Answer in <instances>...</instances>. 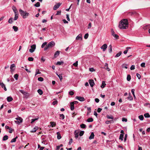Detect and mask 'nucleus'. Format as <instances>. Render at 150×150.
Returning a JSON list of instances; mask_svg holds the SVG:
<instances>
[{"instance_id": "f257e3e1", "label": "nucleus", "mask_w": 150, "mask_h": 150, "mask_svg": "<svg viewBox=\"0 0 150 150\" xmlns=\"http://www.w3.org/2000/svg\"><path fill=\"white\" fill-rule=\"evenodd\" d=\"M128 23L127 19H124L121 20L119 22V27L120 29H127L128 28Z\"/></svg>"}, {"instance_id": "f03ea898", "label": "nucleus", "mask_w": 150, "mask_h": 150, "mask_svg": "<svg viewBox=\"0 0 150 150\" xmlns=\"http://www.w3.org/2000/svg\"><path fill=\"white\" fill-rule=\"evenodd\" d=\"M55 45V43L54 41H52L47 44L45 47L44 48V51H45L51 48L54 47Z\"/></svg>"}, {"instance_id": "7ed1b4c3", "label": "nucleus", "mask_w": 150, "mask_h": 150, "mask_svg": "<svg viewBox=\"0 0 150 150\" xmlns=\"http://www.w3.org/2000/svg\"><path fill=\"white\" fill-rule=\"evenodd\" d=\"M19 12L21 16L24 18H26L29 15V13L26 12L25 11H24L21 9L19 10Z\"/></svg>"}, {"instance_id": "20e7f679", "label": "nucleus", "mask_w": 150, "mask_h": 150, "mask_svg": "<svg viewBox=\"0 0 150 150\" xmlns=\"http://www.w3.org/2000/svg\"><path fill=\"white\" fill-rule=\"evenodd\" d=\"M19 91L24 95V98H27L29 96L28 93L25 92L23 90H20Z\"/></svg>"}, {"instance_id": "39448f33", "label": "nucleus", "mask_w": 150, "mask_h": 150, "mask_svg": "<svg viewBox=\"0 0 150 150\" xmlns=\"http://www.w3.org/2000/svg\"><path fill=\"white\" fill-rule=\"evenodd\" d=\"M31 49H29V52L31 53L34 52L35 50L36 47L35 44H33L30 46Z\"/></svg>"}, {"instance_id": "423d86ee", "label": "nucleus", "mask_w": 150, "mask_h": 150, "mask_svg": "<svg viewBox=\"0 0 150 150\" xmlns=\"http://www.w3.org/2000/svg\"><path fill=\"white\" fill-rule=\"evenodd\" d=\"M16 119L17 120V121H15V122L17 124H19L21 122L23 121V119L20 117H18V118H16Z\"/></svg>"}, {"instance_id": "0eeeda50", "label": "nucleus", "mask_w": 150, "mask_h": 150, "mask_svg": "<svg viewBox=\"0 0 150 150\" xmlns=\"http://www.w3.org/2000/svg\"><path fill=\"white\" fill-rule=\"evenodd\" d=\"M62 3H59L55 5L53 7V9L54 10H56L61 5Z\"/></svg>"}, {"instance_id": "6e6552de", "label": "nucleus", "mask_w": 150, "mask_h": 150, "mask_svg": "<svg viewBox=\"0 0 150 150\" xmlns=\"http://www.w3.org/2000/svg\"><path fill=\"white\" fill-rule=\"evenodd\" d=\"M75 101L71 102L70 103V109L71 110H73L74 109V104H75Z\"/></svg>"}, {"instance_id": "1a4fd4ad", "label": "nucleus", "mask_w": 150, "mask_h": 150, "mask_svg": "<svg viewBox=\"0 0 150 150\" xmlns=\"http://www.w3.org/2000/svg\"><path fill=\"white\" fill-rule=\"evenodd\" d=\"M107 47V45L106 44H104L101 47V48L103 50V51H105Z\"/></svg>"}, {"instance_id": "9d476101", "label": "nucleus", "mask_w": 150, "mask_h": 150, "mask_svg": "<svg viewBox=\"0 0 150 150\" xmlns=\"http://www.w3.org/2000/svg\"><path fill=\"white\" fill-rule=\"evenodd\" d=\"M76 98L79 101H83L85 100L84 98L83 97L81 96H76Z\"/></svg>"}, {"instance_id": "9b49d317", "label": "nucleus", "mask_w": 150, "mask_h": 150, "mask_svg": "<svg viewBox=\"0 0 150 150\" xmlns=\"http://www.w3.org/2000/svg\"><path fill=\"white\" fill-rule=\"evenodd\" d=\"M89 83L91 87H93L95 84L94 81L92 79L89 80Z\"/></svg>"}, {"instance_id": "f8f14e48", "label": "nucleus", "mask_w": 150, "mask_h": 150, "mask_svg": "<svg viewBox=\"0 0 150 150\" xmlns=\"http://www.w3.org/2000/svg\"><path fill=\"white\" fill-rule=\"evenodd\" d=\"M60 53V51H57L54 54V57L55 58H56L59 55Z\"/></svg>"}, {"instance_id": "ddd939ff", "label": "nucleus", "mask_w": 150, "mask_h": 150, "mask_svg": "<svg viewBox=\"0 0 150 150\" xmlns=\"http://www.w3.org/2000/svg\"><path fill=\"white\" fill-rule=\"evenodd\" d=\"M15 65L14 64H11L10 66L11 71L12 70H14L15 69Z\"/></svg>"}, {"instance_id": "4468645a", "label": "nucleus", "mask_w": 150, "mask_h": 150, "mask_svg": "<svg viewBox=\"0 0 150 150\" xmlns=\"http://www.w3.org/2000/svg\"><path fill=\"white\" fill-rule=\"evenodd\" d=\"M12 9L13 10L15 13H18L16 8L15 6H13L12 7Z\"/></svg>"}, {"instance_id": "2eb2a0df", "label": "nucleus", "mask_w": 150, "mask_h": 150, "mask_svg": "<svg viewBox=\"0 0 150 150\" xmlns=\"http://www.w3.org/2000/svg\"><path fill=\"white\" fill-rule=\"evenodd\" d=\"M76 39L78 40H82L81 35L79 34L78 35L76 38Z\"/></svg>"}, {"instance_id": "dca6fc26", "label": "nucleus", "mask_w": 150, "mask_h": 150, "mask_svg": "<svg viewBox=\"0 0 150 150\" xmlns=\"http://www.w3.org/2000/svg\"><path fill=\"white\" fill-rule=\"evenodd\" d=\"M94 133L93 132H92L91 133V134L89 137V139H93L94 138Z\"/></svg>"}, {"instance_id": "f3484780", "label": "nucleus", "mask_w": 150, "mask_h": 150, "mask_svg": "<svg viewBox=\"0 0 150 150\" xmlns=\"http://www.w3.org/2000/svg\"><path fill=\"white\" fill-rule=\"evenodd\" d=\"M105 67H106V68L105 69L108 71H110V69L108 67V64L107 63H106L105 64Z\"/></svg>"}, {"instance_id": "a211bd4d", "label": "nucleus", "mask_w": 150, "mask_h": 150, "mask_svg": "<svg viewBox=\"0 0 150 150\" xmlns=\"http://www.w3.org/2000/svg\"><path fill=\"white\" fill-rule=\"evenodd\" d=\"M57 139H60L61 138V137L60 132H57Z\"/></svg>"}, {"instance_id": "6ab92c4d", "label": "nucleus", "mask_w": 150, "mask_h": 150, "mask_svg": "<svg viewBox=\"0 0 150 150\" xmlns=\"http://www.w3.org/2000/svg\"><path fill=\"white\" fill-rule=\"evenodd\" d=\"M7 100L8 102H10L13 100V99L12 97L9 96L7 98Z\"/></svg>"}, {"instance_id": "aec40b11", "label": "nucleus", "mask_w": 150, "mask_h": 150, "mask_svg": "<svg viewBox=\"0 0 150 150\" xmlns=\"http://www.w3.org/2000/svg\"><path fill=\"white\" fill-rule=\"evenodd\" d=\"M38 129V127H35L32 130L30 131V132H35Z\"/></svg>"}, {"instance_id": "412c9836", "label": "nucleus", "mask_w": 150, "mask_h": 150, "mask_svg": "<svg viewBox=\"0 0 150 150\" xmlns=\"http://www.w3.org/2000/svg\"><path fill=\"white\" fill-rule=\"evenodd\" d=\"M18 13H15V17L14 19V20H16L18 19Z\"/></svg>"}, {"instance_id": "4be33fe9", "label": "nucleus", "mask_w": 150, "mask_h": 150, "mask_svg": "<svg viewBox=\"0 0 150 150\" xmlns=\"http://www.w3.org/2000/svg\"><path fill=\"white\" fill-rule=\"evenodd\" d=\"M8 136L7 135H5L3 138V140L4 141L7 140L8 139Z\"/></svg>"}, {"instance_id": "5701e85b", "label": "nucleus", "mask_w": 150, "mask_h": 150, "mask_svg": "<svg viewBox=\"0 0 150 150\" xmlns=\"http://www.w3.org/2000/svg\"><path fill=\"white\" fill-rule=\"evenodd\" d=\"M50 123L51 124V126L53 127H55L56 125V123L55 122H50Z\"/></svg>"}, {"instance_id": "b1692460", "label": "nucleus", "mask_w": 150, "mask_h": 150, "mask_svg": "<svg viewBox=\"0 0 150 150\" xmlns=\"http://www.w3.org/2000/svg\"><path fill=\"white\" fill-rule=\"evenodd\" d=\"M106 84L105 81H103L102 82V84L101 86V87L102 88H104Z\"/></svg>"}, {"instance_id": "393cba45", "label": "nucleus", "mask_w": 150, "mask_h": 150, "mask_svg": "<svg viewBox=\"0 0 150 150\" xmlns=\"http://www.w3.org/2000/svg\"><path fill=\"white\" fill-rule=\"evenodd\" d=\"M38 92L40 95H42L43 93L42 91L40 89L38 90Z\"/></svg>"}, {"instance_id": "a878e982", "label": "nucleus", "mask_w": 150, "mask_h": 150, "mask_svg": "<svg viewBox=\"0 0 150 150\" xmlns=\"http://www.w3.org/2000/svg\"><path fill=\"white\" fill-rule=\"evenodd\" d=\"M18 138V137L17 136H16V137H15V138L12 139L11 141V143H13V142H15L16 141V139Z\"/></svg>"}, {"instance_id": "bb28decb", "label": "nucleus", "mask_w": 150, "mask_h": 150, "mask_svg": "<svg viewBox=\"0 0 150 150\" xmlns=\"http://www.w3.org/2000/svg\"><path fill=\"white\" fill-rule=\"evenodd\" d=\"M13 28L15 32H16L18 30V27L16 26H13Z\"/></svg>"}, {"instance_id": "cd10ccee", "label": "nucleus", "mask_w": 150, "mask_h": 150, "mask_svg": "<svg viewBox=\"0 0 150 150\" xmlns=\"http://www.w3.org/2000/svg\"><path fill=\"white\" fill-rule=\"evenodd\" d=\"M93 120L92 118H89L87 120V121L88 122H91L93 121Z\"/></svg>"}, {"instance_id": "c85d7f7f", "label": "nucleus", "mask_w": 150, "mask_h": 150, "mask_svg": "<svg viewBox=\"0 0 150 150\" xmlns=\"http://www.w3.org/2000/svg\"><path fill=\"white\" fill-rule=\"evenodd\" d=\"M106 117H107V118L109 119H113L114 118L113 116L111 115H107Z\"/></svg>"}, {"instance_id": "c756f323", "label": "nucleus", "mask_w": 150, "mask_h": 150, "mask_svg": "<svg viewBox=\"0 0 150 150\" xmlns=\"http://www.w3.org/2000/svg\"><path fill=\"white\" fill-rule=\"evenodd\" d=\"M124 135L122 134H121L120 135L119 139H121L122 141L123 140Z\"/></svg>"}, {"instance_id": "7c9ffc66", "label": "nucleus", "mask_w": 150, "mask_h": 150, "mask_svg": "<svg viewBox=\"0 0 150 150\" xmlns=\"http://www.w3.org/2000/svg\"><path fill=\"white\" fill-rule=\"evenodd\" d=\"M144 115L145 117L148 118L150 117V115L148 113H145Z\"/></svg>"}, {"instance_id": "2f4dec72", "label": "nucleus", "mask_w": 150, "mask_h": 150, "mask_svg": "<svg viewBox=\"0 0 150 150\" xmlns=\"http://www.w3.org/2000/svg\"><path fill=\"white\" fill-rule=\"evenodd\" d=\"M40 6V3L39 2H37L36 4H34V6L36 7H38Z\"/></svg>"}, {"instance_id": "473e14b6", "label": "nucleus", "mask_w": 150, "mask_h": 150, "mask_svg": "<svg viewBox=\"0 0 150 150\" xmlns=\"http://www.w3.org/2000/svg\"><path fill=\"white\" fill-rule=\"evenodd\" d=\"M47 42H45L43 43L41 47L43 48L45 47V45H47Z\"/></svg>"}, {"instance_id": "72a5a7b5", "label": "nucleus", "mask_w": 150, "mask_h": 150, "mask_svg": "<svg viewBox=\"0 0 150 150\" xmlns=\"http://www.w3.org/2000/svg\"><path fill=\"white\" fill-rule=\"evenodd\" d=\"M122 52H120L118 53H117L116 55L115 56V57H117L120 56Z\"/></svg>"}, {"instance_id": "f704fd0d", "label": "nucleus", "mask_w": 150, "mask_h": 150, "mask_svg": "<svg viewBox=\"0 0 150 150\" xmlns=\"http://www.w3.org/2000/svg\"><path fill=\"white\" fill-rule=\"evenodd\" d=\"M131 79V78L130 75H129V74H128L127 75V80L128 81H130V80Z\"/></svg>"}, {"instance_id": "c9c22d12", "label": "nucleus", "mask_w": 150, "mask_h": 150, "mask_svg": "<svg viewBox=\"0 0 150 150\" xmlns=\"http://www.w3.org/2000/svg\"><path fill=\"white\" fill-rule=\"evenodd\" d=\"M139 119L141 120H143L144 119V117L143 115H140L138 117Z\"/></svg>"}, {"instance_id": "e433bc0d", "label": "nucleus", "mask_w": 150, "mask_h": 150, "mask_svg": "<svg viewBox=\"0 0 150 150\" xmlns=\"http://www.w3.org/2000/svg\"><path fill=\"white\" fill-rule=\"evenodd\" d=\"M127 64H123L122 65V67L123 68H125V69H127L128 68L127 67Z\"/></svg>"}, {"instance_id": "4c0bfd02", "label": "nucleus", "mask_w": 150, "mask_h": 150, "mask_svg": "<svg viewBox=\"0 0 150 150\" xmlns=\"http://www.w3.org/2000/svg\"><path fill=\"white\" fill-rule=\"evenodd\" d=\"M18 75L17 74H16L14 75V78L16 80H17L18 79Z\"/></svg>"}, {"instance_id": "58836bf2", "label": "nucleus", "mask_w": 150, "mask_h": 150, "mask_svg": "<svg viewBox=\"0 0 150 150\" xmlns=\"http://www.w3.org/2000/svg\"><path fill=\"white\" fill-rule=\"evenodd\" d=\"M41 72H40L39 71V70L38 69H37L36 70V73L35 74V76H36L38 74H41Z\"/></svg>"}, {"instance_id": "ea45409f", "label": "nucleus", "mask_w": 150, "mask_h": 150, "mask_svg": "<svg viewBox=\"0 0 150 150\" xmlns=\"http://www.w3.org/2000/svg\"><path fill=\"white\" fill-rule=\"evenodd\" d=\"M86 125L84 124H83L80 125V127L82 128H86Z\"/></svg>"}, {"instance_id": "a19ab883", "label": "nucleus", "mask_w": 150, "mask_h": 150, "mask_svg": "<svg viewBox=\"0 0 150 150\" xmlns=\"http://www.w3.org/2000/svg\"><path fill=\"white\" fill-rule=\"evenodd\" d=\"M13 18H11L8 21V22L10 23H12L13 22L12 19Z\"/></svg>"}, {"instance_id": "79ce46f5", "label": "nucleus", "mask_w": 150, "mask_h": 150, "mask_svg": "<svg viewBox=\"0 0 150 150\" xmlns=\"http://www.w3.org/2000/svg\"><path fill=\"white\" fill-rule=\"evenodd\" d=\"M84 133V131H81L80 132L79 134V135L80 136H81Z\"/></svg>"}, {"instance_id": "37998d69", "label": "nucleus", "mask_w": 150, "mask_h": 150, "mask_svg": "<svg viewBox=\"0 0 150 150\" xmlns=\"http://www.w3.org/2000/svg\"><path fill=\"white\" fill-rule=\"evenodd\" d=\"M38 80L39 81H42L43 80V78L40 77L38 78Z\"/></svg>"}, {"instance_id": "c03bdc74", "label": "nucleus", "mask_w": 150, "mask_h": 150, "mask_svg": "<svg viewBox=\"0 0 150 150\" xmlns=\"http://www.w3.org/2000/svg\"><path fill=\"white\" fill-rule=\"evenodd\" d=\"M60 119H64V116L63 114L60 115Z\"/></svg>"}, {"instance_id": "a18cd8bd", "label": "nucleus", "mask_w": 150, "mask_h": 150, "mask_svg": "<svg viewBox=\"0 0 150 150\" xmlns=\"http://www.w3.org/2000/svg\"><path fill=\"white\" fill-rule=\"evenodd\" d=\"M38 118H37L34 119H32L31 120L32 121L31 122V124H33L34 122L35 121L38 120Z\"/></svg>"}, {"instance_id": "49530a36", "label": "nucleus", "mask_w": 150, "mask_h": 150, "mask_svg": "<svg viewBox=\"0 0 150 150\" xmlns=\"http://www.w3.org/2000/svg\"><path fill=\"white\" fill-rule=\"evenodd\" d=\"M63 63V62H57V65H61Z\"/></svg>"}, {"instance_id": "de8ad7c7", "label": "nucleus", "mask_w": 150, "mask_h": 150, "mask_svg": "<svg viewBox=\"0 0 150 150\" xmlns=\"http://www.w3.org/2000/svg\"><path fill=\"white\" fill-rule=\"evenodd\" d=\"M88 33H86L84 35V38L85 39H87L88 38Z\"/></svg>"}, {"instance_id": "09e8293b", "label": "nucleus", "mask_w": 150, "mask_h": 150, "mask_svg": "<svg viewBox=\"0 0 150 150\" xmlns=\"http://www.w3.org/2000/svg\"><path fill=\"white\" fill-rule=\"evenodd\" d=\"M57 75L59 78V79H60L61 81L62 80V76L61 75L59 74V75H58L57 74Z\"/></svg>"}, {"instance_id": "8fccbe9b", "label": "nucleus", "mask_w": 150, "mask_h": 150, "mask_svg": "<svg viewBox=\"0 0 150 150\" xmlns=\"http://www.w3.org/2000/svg\"><path fill=\"white\" fill-rule=\"evenodd\" d=\"M33 58L32 57H29L28 58V60L30 61H32L33 60Z\"/></svg>"}, {"instance_id": "3c124183", "label": "nucleus", "mask_w": 150, "mask_h": 150, "mask_svg": "<svg viewBox=\"0 0 150 150\" xmlns=\"http://www.w3.org/2000/svg\"><path fill=\"white\" fill-rule=\"evenodd\" d=\"M1 86V87L2 88H4L5 86L4 84L3 83H1V82H0V86Z\"/></svg>"}, {"instance_id": "603ef678", "label": "nucleus", "mask_w": 150, "mask_h": 150, "mask_svg": "<svg viewBox=\"0 0 150 150\" xmlns=\"http://www.w3.org/2000/svg\"><path fill=\"white\" fill-rule=\"evenodd\" d=\"M113 36L116 39H117L118 38L119 36L117 34H114L113 35Z\"/></svg>"}, {"instance_id": "864d4df0", "label": "nucleus", "mask_w": 150, "mask_h": 150, "mask_svg": "<svg viewBox=\"0 0 150 150\" xmlns=\"http://www.w3.org/2000/svg\"><path fill=\"white\" fill-rule=\"evenodd\" d=\"M136 76H137V77H138V79H139L140 78H141V76L140 75L138 74V73H137V74H136Z\"/></svg>"}, {"instance_id": "5fc2aeb1", "label": "nucleus", "mask_w": 150, "mask_h": 150, "mask_svg": "<svg viewBox=\"0 0 150 150\" xmlns=\"http://www.w3.org/2000/svg\"><path fill=\"white\" fill-rule=\"evenodd\" d=\"M141 66L142 67H145V63L144 62H143L141 64Z\"/></svg>"}, {"instance_id": "6e6d98bb", "label": "nucleus", "mask_w": 150, "mask_h": 150, "mask_svg": "<svg viewBox=\"0 0 150 150\" xmlns=\"http://www.w3.org/2000/svg\"><path fill=\"white\" fill-rule=\"evenodd\" d=\"M122 121L123 122H126L127 121V120L126 118H125L124 117H123L122 118Z\"/></svg>"}, {"instance_id": "4d7b16f0", "label": "nucleus", "mask_w": 150, "mask_h": 150, "mask_svg": "<svg viewBox=\"0 0 150 150\" xmlns=\"http://www.w3.org/2000/svg\"><path fill=\"white\" fill-rule=\"evenodd\" d=\"M130 69L131 70H133L135 69V66L134 65H132L130 67Z\"/></svg>"}, {"instance_id": "13d9d810", "label": "nucleus", "mask_w": 150, "mask_h": 150, "mask_svg": "<svg viewBox=\"0 0 150 150\" xmlns=\"http://www.w3.org/2000/svg\"><path fill=\"white\" fill-rule=\"evenodd\" d=\"M58 103V101L57 100H56L55 101H54L52 102V104L53 105H55L56 104H57Z\"/></svg>"}, {"instance_id": "bf43d9fd", "label": "nucleus", "mask_w": 150, "mask_h": 150, "mask_svg": "<svg viewBox=\"0 0 150 150\" xmlns=\"http://www.w3.org/2000/svg\"><path fill=\"white\" fill-rule=\"evenodd\" d=\"M91 23H90L88 25V29H90V28H91Z\"/></svg>"}, {"instance_id": "052dcab7", "label": "nucleus", "mask_w": 150, "mask_h": 150, "mask_svg": "<svg viewBox=\"0 0 150 150\" xmlns=\"http://www.w3.org/2000/svg\"><path fill=\"white\" fill-rule=\"evenodd\" d=\"M102 110V109L101 108H98L97 110V112H100Z\"/></svg>"}, {"instance_id": "680f3d73", "label": "nucleus", "mask_w": 150, "mask_h": 150, "mask_svg": "<svg viewBox=\"0 0 150 150\" xmlns=\"http://www.w3.org/2000/svg\"><path fill=\"white\" fill-rule=\"evenodd\" d=\"M74 92L72 91L69 92V94L70 95H72L74 94Z\"/></svg>"}, {"instance_id": "e2e57ef3", "label": "nucleus", "mask_w": 150, "mask_h": 150, "mask_svg": "<svg viewBox=\"0 0 150 150\" xmlns=\"http://www.w3.org/2000/svg\"><path fill=\"white\" fill-rule=\"evenodd\" d=\"M89 71H91L93 72L95 71L93 68H91L89 69Z\"/></svg>"}, {"instance_id": "0e129e2a", "label": "nucleus", "mask_w": 150, "mask_h": 150, "mask_svg": "<svg viewBox=\"0 0 150 150\" xmlns=\"http://www.w3.org/2000/svg\"><path fill=\"white\" fill-rule=\"evenodd\" d=\"M111 34L112 35H113L114 34H115V32H114V30L113 29H111Z\"/></svg>"}, {"instance_id": "69168bd1", "label": "nucleus", "mask_w": 150, "mask_h": 150, "mask_svg": "<svg viewBox=\"0 0 150 150\" xmlns=\"http://www.w3.org/2000/svg\"><path fill=\"white\" fill-rule=\"evenodd\" d=\"M95 102L97 103H98L99 101V99L97 98H95Z\"/></svg>"}, {"instance_id": "338daca9", "label": "nucleus", "mask_w": 150, "mask_h": 150, "mask_svg": "<svg viewBox=\"0 0 150 150\" xmlns=\"http://www.w3.org/2000/svg\"><path fill=\"white\" fill-rule=\"evenodd\" d=\"M134 91L135 90L134 89H132L131 90V92L133 95L134 94Z\"/></svg>"}, {"instance_id": "774afa93", "label": "nucleus", "mask_w": 150, "mask_h": 150, "mask_svg": "<svg viewBox=\"0 0 150 150\" xmlns=\"http://www.w3.org/2000/svg\"><path fill=\"white\" fill-rule=\"evenodd\" d=\"M61 11H57V13L56 15H59L61 14Z\"/></svg>"}]
</instances>
